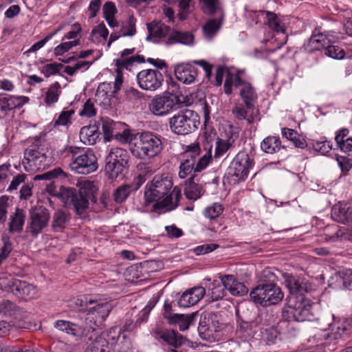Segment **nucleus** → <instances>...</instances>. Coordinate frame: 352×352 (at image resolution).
Wrapping results in <instances>:
<instances>
[{
	"instance_id": "f257e3e1",
	"label": "nucleus",
	"mask_w": 352,
	"mask_h": 352,
	"mask_svg": "<svg viewBox=\"0 0 352 352\" xmlns=\"http://www.w3.org/2000/svg\"><path fill=\"white\" fill-rule=\"evenodd\" d=\"M173 182L168 175H156L145 188L144 199L146 204L155 202V211L175 209L181 199V190L175 187L172 190Z\"/></svg>"
},
{
	"instance_id": "f03ea898",
	"label": "nucleus",
	"mask_w": 352,
	"mask_h": 352,
	"mask_svg": "<svg viewBox=\"0 0 352 352\" xmlns=\"http://www.w3.org/2000/svg\"><path fill=\"white\" fill-rule=\"evenodd\" d=\"M62 163L71 171L81 175L95 172L98 167L97 157L91 150L83 151L80 147L68 146L61 151Z\"/></svg>"
},
{
	"instance_id": "7ed1b4c3",
	"label": "nucleus",
	"mask_w": 352,
	"mask_h": 352,
	"mask_svg": "<svg viewBox=\"0 0 352 352\" xmlns=\"http://www.w3.org/2000/svg\"><path fill=\"white\" fill-rule=\"evenodd\" d=\"M95 191L94 183L87 180L80 184L78 192L73 188L61 187L59 196L65 204H72L76 213L80 215L88 208L89 201Z\"/></svg>"
},
{
	"instance_id": "20e7f679",
	"label": "nucleus",
	"mask_w": 352,
	"mask_h": 352,
	"mask_svg": "<svg viewBox=\"0 0 352 352\" xmlns=\"http://www.w3.org/2000/svg\"><path fill=\"white\" fill-rule=\"evenodd\" d=\"M163 149L161 136L153 132L137 134L134 142L130 143L132 155L139 159H151L157 156Z\"/></svg>"
},
{
	"instance_id": "39448f33",
	"label": "nucleus",
	"mask_w": 352,
	"mask_h": 352,
	"mask_svg": "<svg viewBox=\"0 0 352 352\" xmlns=\"http://www.w3.org/2000/svg\"><path fill=\"white\" fill-rule=\"evenodd\" d=\"M250 297L255 304L268 307L280 302L284 294L276 283H260L250 292Z\"/></svg>"
},
{
	"instance_id": "423d86ee",
	"label": "nucleus",
	"mask_w": 352,
	"mask_h": 352,
	"mask_svg": "<svg viewBox=\"0 0 352 352\" xmlns=\"http://www.w3.org/2000/svg\"><path fill=\"white\" fill-rule=\"evenodd\" d=\"M236 316L237 318L236 333L238 336L243 341L253 338L258 324L255 319L256 314L240 305L236 308Z\"/></svg>"
},
{
	"instance_id": "0eeeda50",
	"label": "nucleus",
	"mask_w": 352,
	"mask_h": 352,
	"mask_svg": "<svg viewBox=\"0 0 352 352\" xmlns=\"http://www.w3.org/2000/svg\"><path fill=\"white\" fill-rule=\"evenodd\" d=\"M198 116L194 111L186 109L174 115L169 120L171 131L177 135H187L197 129Z\"/></svg>"
},
{
	"instance_id": "6e6552de",
	"label": "nucleus",
	"mask_w": 352,
	"mask_h": 352,
	"mask_svg": "<svg viewBox=\"0 0 352 352\" xmlns=\"http://www.w3.org/2000/svg\"><path fill=\"white\" fill-rule=\"evenodd\" d=\"M253 166V160L245 151L239 152L231 162L226 172L229 179L234 183L245 180Z\"/></svg>"
},
{
	"instance_id": "1a4fd4ad",
	"label": "nucleus",
	"mask_w": 352,
	"mask_h": 352,
	"mask_svg": "<svg viewBox=\"0 0 352 352\" xmlns=\"http://www.w3.org/2000/svg\"><path fill=\"white\" fill-rule=\"evenodd\" d=\"M180 102L177 95L167 93L155 96L149 104V109L155 116H164L175 109Z\"/></svg>"
},
{
	"instance_id": "9d476101",
	"label": "nucleus",
	"mask_w": 352,
	"mask_h": 352,
	"mask_svg": "<svg viewBox=\"0 0 352 352\" xmlns=\"http://www.w3.org/2000/svg\"><path fill=\"white\" fill-rule=\"evenodd\" d=\"M287 305L289 309L288 312L292 314L294 321L303 322L312 320L311 305L305 296L287 298Z\"/></svg>"
},
{
	"instance_id": "9b49d317",
	"label": "nucleus",
	"mask_w": 352,
	"mask_h": 352,
	"mask_svg": "<svg viewBox=\"0 0 352 352\" xmlns=\"http://www.w3.org/2000/svg\"><path fill=\"white\" fill-rule=\"evenodd\" d=\"M282 277L286 287L289 291L287 298L304 296L305 293L311 292L314 289V284L305 278L295 276L287 272L282 274Z\"/></svg>"
},
{
	"instance_id": "f8f14e48",
	"label": "nucleus",
	"mask_w": 352,
	"mask_h": 352,
	"mask_svg": "<svg viewBox=\"0 0 352 352\" xmlns=\"http://www.w3.org/2000/svg\"><path fill=\"white\" fill-rule=\"evenodd\" d=\"M139 87L144 90L154 91L158 89L164 81L162 74L152 69H143L137 74Z\"/></svg>"
},
{
	"instance_id": "ddd939ff",
	"label": "nucleus",
	"mask_w": 352,
	"mask_h": 352,
	"mask_svg": "<svg viewBox=\"0 0 352 352\" xmlns=\"http://www.w3.org/2000/svg\"><path fill=\"white\" fill-rule=\"evenodd\" d=\"M122 84V78L118 74L115 82L100 83L96 90V96L104 106H111V100L115 98L116 94L120 89Z\"/></svg>"
},
{
	"instance_id": "4468645a",
	"label": "nucleus",
	"mask_w": 352,
	"mask_h": 352,
	"mask_svg": "<svg viewBox=\"0 0 352 352\" xmlns=\"http://www.w3.org/2000/svg\"><path fill=\"white\" fill-rule=\"evenodd\" d=\"M49 220L50 213L47 209L36 208L30 211L27 229L32 236H36L47 226Z\"/></svg>"
},
{
	"instance_id": "2eb2a0df",
	"label": "nucleus",
	"mask_w": 352,
	"mask_h": 352,
	"mask_svg": "<svg viewBox=\"0 0 352 352\" xmlns=\"http://www.w3.org/2000/svg\"><path fill=\"white\" fill-rule=\"evenodd\" d=\"M212 146H210L208 151L198 158L196 164H193L192 160H183L179 165V176L182 179L186 178L192 170L195 173H199L204 170L211 160Z\"/></svg>"
},
{
	"instance_id": "dca6fc26",
	"label": "nucleus",
	"mask_w": 352,
	"mask_h": 352,
	"mask_svg": "<svg viewBox=\"0 0 352 352\" xmlns=\"http://www.w3.org/2000/svg\"><path fill=\"white\" fill-rule=\"evenodd\" d=\"M338 36L333 31H324L322 32H314L309 39L307 45V50L310 52L325 49L330 43H333Z\"/></svg>"
},
{
	"instance_id": "f3484780",
	"label": "nucleus",
	"mask_w": 352,
	"mask_h": 352,
	"mask_svg": "<svg viewBox=\"0 0 352 352\" xmlns=\"http://www.w3.org/2000/svg\"><path fill=\"white\" fill-rule=\"evenodd\" d=\"M258 111L255 106L236 102L232 109L234 118L239 121L244 120L248 124H252L257 118Z\"/></svg>"
},
{
	"instance_id": "a211bd4d",
	"label": "nucleus",
	"mask_w": 352,
	"mask_h": 352,
	"mask_svg": "<svg viewBox=\"0 0 352 352\" xmlns=\"http://www.w3.org/2000/svg\"><path fill=\"white\" fill-rule=\"evenodd\" d=\"M154 333L157 338L162 340L168 345L179 348L186 342V339L177 331L173 329H162L157 327L154 330Z\"/></svg>"
},
{
	"instance_id": "6ab92c4d",
	"label": "nucleus",
	"mask_w": 352,
	"mask_h": 352,
	"mask_svg": "<svg viewBox=\"0 0 352 352\" xmlns=\"http://www.w3.org/2000/svg\"><path fill=\"white\" fill-rule=\"evenodd\" d=\"M206 294V289L201 286L194 287L184 292L178 300L181 307H189L199 302Z\"/></svg>"
},
{
	"instance_id": "aec40b11",
	"label": "nucleus",
	"mask_w": 352,
	"mask_h": 352,
	"mask_svg": "<svg viewBox=\"0 0 352 352\" xmlns=\"http://www.w3.org/2000/svg\"><path fill=\"white\" fill-rule=\"evenodd\" d=\"M331 218L338 223L349 224L352 222V210L347 202L340 201L331 208Z\"/></svg>"
},
{
	"instance_id": "412c9836",
	"label": "nucleus",
	"mask_w": 352,
	"mask_h": 352,
	"mask_svg": "<svg viewBox=\"0 0 352 352\" xmlns=\"http://www.w3.org/2000/svg\"><path fill=\"white\" fill-rule=\"evenodd\" d=\"M175 75L179 81L189 85L195 82L197 76V69L191 64L182 63L175 67Z\"/></svg>"
},
{
	"instance_id": "4be33fe9",
	"label": "nucleus",
	"mask_w": 352,
	"mask_h": 352,
	"mask_svg": "<svg viewBox=\"0 0 352 352\" xmlns=\"http://www.w3.org/2000/svg\"><path fill=\"white\" fill-rule=\"evenodd\" d=\"M9 286L12 292L21 298H33L36 294L35 287L25 281L14 279Z\"/></svg>"
},
{
	"instance_id": "5701e85b",
	"label": "nucleus",
	"mask_w": 352,
	"mask_h": 352,
	"mask_svg": "<svg viewBox=\"0 0 352 352\" xmlns=\"http://www.w3.org/2000/svg\"><path fill=\"white\" fill-rule=\"evenodd\" d=\"M117 123L109 118L102 119V128L106 136L115 135L116 138L122 143L131 142L132 140V135L129 131H124L122 133H118L113 134V131L116 129Z\"/></svg>"
},
{
	"instance_id": "b1692460",
	"label": "nucleus",
	"mask_w": 352,
	"mask_h": 352,
	"mask_svg": "<svg viewBox=\"0 0 352 352\" xmlns=\"http://www.w3.org/2000/svg\"><path fill=\"white\" fill-rule=\"evenodd\" d=\"M148 35L146 37L147 41H150L151 37L159 38H164L166 36L169 37L170 34L172 32L171 28L161 22L160 21H153L151 23H146Z\"/></svg>"
},
{
	"instance_id": "393cba45",
	"label": "nucleus",
	"mask_w": 352,
	"mask_h": 352,
	"mask_svg": "<svg viewBox=\"0 0 352 352\" xmlns=\"http://www.w3.org/2000/svg\"><path fill=\"white\" fill-rule=\"evenodd\" d=\"M221 283L226 290L232 295L243 296L248 292V287L242 283L238 282L233 275H226L221 278Z\"/></svg>"
},
{
	"instance_id": "a878e982",
	"label": "nucleus",
	"mask_w": 352,
	"mask_h": 352,
	"mask_svg": "<svg viewBox=\"0 0 352 352\" xmlns=\"http://www.w3.org/2000/svg\"><path fill=\"white\" fill-rule=\"evenodd\" d=\"M197 182V179L195 181V175L185 182L184 195L189 200L195 201L199 199L205 192L203 186Z\"/></svg>"
},
{
	"instance_id": "bb28decb",
	"label": "nucleus",
	"mask_w": 352,
	"mask_h": 352,
	"mask_svg": "<svg viewBox=\"0 0 352 352\" xmlns=\"http://www.w3.org/2000/svg\"><path fill=\"white\" fill-rule=\"evenodd\" d=\"M54 327L74 337L81 336L84 334V329L81 326L67 320H57L54 323Z\"/></svg>"
},
{
	"instance_id": "cd10ccee",
	"label": "nucleus",
	"mask_w": 352,
	"mask_h": 352,
	"mask_svg": "<svg viewBox=\"0 0 352 352\" xmlns=\"http://www.w3.org/2000/svg\"><path fill=\"white\" fill-rule=\"evenodd\" d=\"M223 16L224 14L221 12L219 18L210 19L203 26L204 35L207 40L211 41L217 34L221 27Z\"/></svg>"
},
{
	"instance_id": "c85d7f7f",
	"label": "nucleus",
	"mask_w": 352,
	"mask_h": 352,
	"mask_svg": "<svg viewBox=\"0 0 352 352\" xmlns=\"http://www.w3.org/2000/svg\"><path fill=\"white\" fill-rule=\"evenodd\" d=\"M193 41L194 36L192 34L186 32L173 30L169 37L164 42L166 45L181 43L189 45L193 43Z\"/></svg>"
},
{
	"instance_id": "c756f323",
	"label": "nucleus",
	"mask_w": 352,
	"mask_h": 352,
	"mask_svg": "<svg viewBox=\"0 0 352 352\" xmlns=\"http://www.w3.org/2000/svg\"><path fill=\"white\" fill-rule=\"evenodd\" d=\"M261 148L265 153L273 154L285 147L281 145V141L278 137L268 136L261 142Z\"/></svg>"
},
{
	"instance_id": "7c9ffc66",
	"label": "nucleus",
	"mask_w": 352,
	"mask_h": 352,
	"mask_svg": "<svg viewBox=\"0 0 352 352\" xmlns=\"http://www.w3.org/2000/svg\"><path fill=\"white\" fill-rule=\"evenodd\" d=\"M25 211L19 208H16L14 213L10 214V221L9 223V231L10 232H21L25 223Z\"/></svg>"
},
{
	"instance_id": "2f4dec72",
	"label": "nucleus",
	"mask_w": 352,
	"mask_h": 352,
	"mask_svg": "<svg viewBox=\"0 0 352 352\" xmlns=\"http://www.w3.org/2000/svg\"><path fill=\"white\" fill-rule=\"evenodd\" d=\"M239 94L242 100L241 103L256 105L258 95L255 89L250 83L245 84L244 87L240 88Z\"/></svg>"
},
{
	"instance_id": "473e14b6",
	"label": "nucleus",
	"mask_w": 352,
	"mask_h": 352,
	"mask_svg": "<svg viewBox=\"0 0 352 352\" xmlns=\"http://www.w3.org/2000/svg\"><path fill=\"white\" fill-rule=\"evenodd\" d=\"M79 137L85 144L94 145L96 143L99 134L95 126H85L81 128Z\"/></svg>"
},
{
	"instance_id": "72a5a7b5",
	"label": "nucleus",
	"mask_w": 352,
	"mask_h": 352,
	"mask_svg": "<svg viewBox=\"0 0 352 352\" xmlns=\"http://www.w3.org/2000/svg\"><path fill=\"white\" fill-rule=\"evenodd\" d=\"M266 23L268 27L277 33H285L286 26L282 19L275 13L265 11Z\"/></svg>"
},
{
	"instance_id": "f704fd0d",
	"label": "nucleus",
	"mask_w": 352,
	"mask_h": 352,
	"mask_svg": "<svg viewBox=\"0 0 352 352\" xmlns=\"http://www.w3.org/2000/svg\"><path fill=\"white\" fill-rule=\"evenodd\" d=\"M111 306L109 302L97 303L96 306L88 309V314L96 318V320L102 322L109 316Z\"/></svg>"
},
{
	"instance_id": "c9c22d12",
	"label": "nucleus",
	"mask_w": 352,
	"mask_h": 352,
	"mask_svg": "<svg viewBox=\"0 0 352 352\" xmlns=\"http://www.w3.org/2000/svg\"><path fill=\"white\" fill-rule=\"evenodd\" d=\"M245 84H250V82L243 80L237 74L234 75L230 72H228L223 85L224 92L227 95H230L232 93L233 85L235 87H239L240 89L241 87H244Z\"/></svg>"
},
{
	"instance_id": "e433bc0d",
	"label": "nucleus",
	"mask_w": 352,
	"mask_h": 352,
	"mask_svg": "<svg viewBox=\"0 0 352 352\" xmlns=\"http://www.w3.org/2000/svg\"><path fill=\"white\" fill-rule=\"evenodd\" d=\"M281 134L283 138L291 141L297 148H304L307 146L305 140L294 129L283 128Z\"/></svg>"
},
{
	"instance_id": "4c0bfd02",
	"label": "nucleus",
	"mask_w": 352,
	"mask_h": 352,
	"mask_svg": "<svg viewBox=\"0 0 352 352\" xmlns=\"http://www.w3.org/2000/svg\"><path fill=\"white\" fill-rule=\"evenodd\" d=\"M129 154L126 150L121 148H112L106 157V162L116 164H128Z\"/></svg>"
},
{
	"instance_id": "58836bf2",
	"label": "nucleus",
	"mask_w": 352,
	"mask_h": 352,
	"mask_svg": "<svg viewBox=\"0 0 352 352\" xmlns=\"http://www.w3.org/2000/svg\"><path fill=\"white\" fill-rule=\"evenodd\" d=\"M42 149V148H40L36 145H32L25 150L22 163L26 171L28 172V167H30V165L35 164V162L40 155Z\"/></svg>"
},
{
	"instance_id": "ea45409f",
	"label": "nucleus",
	"mask_w": 352,
	"mask_h": 352,
	"mask_svg": "<svg viewBox=\"0 0 352 352\" xmlns=\"http://www.w3.org/2000/svg\"><path fill=\"white\" fill-rule=\"evenodd\" d=\"M128 164H116L110 162H106L105 172L108 177L111 179L122 178L124 171Z\"/></svg>"
},
{
	"instance_id": "a19ab883",
	"label": "nucleus",
	"mask_w": 352,
	"mask_h": 352,
	"mask_svg": "<svg viewBox=\"0 0 352 352\" xmlns=\"http://www.w3.org/2000/svg\"><path fill=\"white\" fill-rule=\"evenodd\" d=\"M197 312L192 313L190 315L186 314H174L173 319L169 322L170 324H177L181 331H185L188 329L189 326L193 322Z\"/></svg>"
},
{
	"instance_id": "79ce46f5",
	"label": "nucleus",
	"mask_w": 352,
	"mask_h": 352,
	"mask_svg": "<svg viewBox=\"0 0 352 352\" xmlns=\"http://www.w3.org/2000/svg\"><path fill=\"white\" fill-rule=\"evenodd\" d=\"M114 61L116 62V71L119 74L121 69L131 70L135 63H143L144 59L142 56H133L127 58H117Z\"/></svg>"
},
{
	"instance_id": "37998d69",
	"label": "nucleus",
	"mask_w": 352,
	"mask_h": 352,
	"mask_svg": "<svg viewBox=\"0 0 352 352\" xmlns=\"http://www.w3.org/2000/svg\"><path fill=\"white\" fill-rule=\"evenodd\" d=\"M108 340L102 336H98L88 345L85 352H108Z\"/></svg>"
},
{
	"instance_id": "c03bdc74",
	"label": "nucleus",
	"mask_w": 352,
	"mask_h": 352,
	"mask_svg": "<svg viewBox=\"0 0 352 352\" xmlns=\"http://www.w3.org/2000/svg\"><path fill=\"white\" fill-rule=\"evenodd\" d=\"M60 93V85L58 82H54L45 92L44 97L45 103L48 106H51L54 104L58 100Z\"/></svg>"
},
{
	"instance_id": "a18cd8bd",
	"label": "nucleus",
	"mask_w": 352,
	"mask_h": 352,
	"mask_svg": "<svg viewBox=\"0 0 352 352\" xmlns=\"http://www.w3.org/2000/svg\"><path fill=\"white\" fill-rule=\"evenodd\" d=\"M137 168L140 171V175L137 177L138 188L146 180L145 176L151 175L155 171V168L151 162H140L137 165Z\"/></svg>"
},
{
	"instance_id": "49530a36",
	"label": "nucleus",
	"mask_w": 352,
	"mask_h": 352,
	"mask_svg": "<svg viewBox=\"0 0 352 352\" xmlns=\"http://www.w3.org/2000/svg\"><path fill=\"white\" fill-rule=\"evenodd\" d=\"M233 142H231L230 139L223 140L217 138L215 142L214 157L220 158L223 156L233 147Z\"/></svg>"
},
{
	"instance_id": "de8ad7c7",
	"label": "nucleus",
	"mask_w": 352,
	"mask_h": 352,
	"mask_svg": "<svg viewBox=\"0 0 352 352\" xmlns=\"http://www.w3.org/2000/svg\"><path fill=\"white\" fill-rule=\"evenodd\" d=\"M68 221L66 213L62 210L54 212L52 220V228L55 231H62Z\"/></svg>"
},
{
	"instance_id": "09e8293b",
	"label": "nucleus",
	"mask_w": 352,
	"mask_h": 352,
	"mask_svg": "<svg viewBox=\"0 0 352 352\" xmlns=\"http://www.w3.org/2000/svg\"><path fill=\"white\" fill-rule=\"evenodd\" d=\"M283 272L278 270L275 268L266 267L265 268L261 274V283H274L277 280L278 278V274L282 276Z\"/></svg>"
},
{
	"instance_id": "8fccbe9b",
	"label": "nucleus",
	"mask_w": 352,
	"mask_h": 352,
	"mask_svg": "<svg viewBox=\"0 0 352 352\" xmlns=\"http://www.w3.org/2000/svg\"><path fill=\"white\" fill-rule=\"evenodd\" d=\"M136 19L133 15H129L122 25L120 32L122 36H133L136 34Z\"/></svg>"
},
{
	"instance_id": "3c124183",
	"label": "nucleus",
	"mask_w": 352,
	"mask_h": 352,
	"mask_svg": "<svg viewBox=\"0 0 352 352\" xmlns=\"http://www.w3.org/2000/svg\"><path fill=\"white\" fill-rule=\"evenodd\" d=\"M75 111L74 109H64L58 118L54 122V126H65L72 124V117L74 114Z\"/></svg>"
},
{
	"instance_id": "603ef678",
	"label": "nucleus",
	"mask_w": 352,
	"mask_h": 352,
	"mask_svg": "<svg viewBox=\"0 0 352 352\" xmlns=\"http://www.w3.org/2000/svg\"><path fill=\"white\" fill-rule=\"evenodd\" d=\"M201 154V148L199 143L194 142L186 146L184 153V160H192L193 164H196Z\"/></svg>"
},
{
	"instance_id": "864d4df0",
	"label": "nucleus",
	"mask_w": 352,
	"mask_h": 352,
	"mask_svg": "<svg viewBox=\"0 0 352 352\" xmlns=\"http://www.w3.org/2000/svg\"><path fill=\"white\" fill-rule=\"evenodd\" d=\"M338 239L352 241V227L347 229H339L334 234H326L325 236V240L327 241L334 242Z\"/></svg>"
},
{
	"instance_id": "5fc2aeb1",
	"label": "nucleus",
	"mask_w": 352,
	"mask_h": 352,
	"mask_svg": "<svg viewBox=\"0 0 352 352\" xmlns=\"http://www.w3.org/2000/svg\"><path fill=\"white\" fill-rule=\"evenodd\" d=\"M223 206L219 203H213L206 207L204 211V216L210 219L219 217L223 212Z\"/></svg>"
},
{
	"instance_id": "6e6d98bb",
	"label": "nucleus",
	"mask_w": 352,
	"mask_h": 352,
	"mask_svg": "<svg viewBox=\"0 0 352 352\" xmlns=\"http://www.w3.org/2000/svg\"><path fill=\"white\" fill-rule=\"evenodd\" d=\"M131 187L129 185L119 186L113 192V199L118 204L124 202L129 197Z\"/></svg>"
},
{
	"instance_id": "4d7b16f0",
	"label": "nucleus",
	"mask_w": 352,
	"mask_h": 352,
	"mask_svg": "<svg viewBox=\"0 0 352 352\" xmlns=\"http://www.w3.org/2000/svg\"><path fill=\"white\" fill-rule=\"evenodd\" d=\"M324 54L334 59H342L344 57L345 52L338 45H333L330 43L324 49Z\"/></svg>"
},
{
	"instance_id": "13d9d810",
	"label": "nucleus",
	"mask_w": 352,
	"mask_h": 352,
	"mask_svg": "<svg viewBox=\"0 0 352 352\" xmlns=\"http://www.w3.org/2000/svg\"><path fill=\"white\" fill-rule=\"evenodd\" d=\"M49 164L50 160L44 153L43 149H42L40 155L38 157L36 161L35 162V164L30 165V167H28V172L44 169L49 165Z\"/></svg>"
},
{
	"instance_id": "bf43d9fd",
	"label": "nucleus",
	"mask_w": 352,
	"mask_h": 352,
	"mask_svg": "<svg viewBox=\"0 0 352 352\" xmlns=\"http://www.w3.org/2000/svg\"><path fill=\"white\" fill-rule=\"evenodd\" d=\"M202 3V9L205 13L212 14L221 10L219 0H200Z\"/></svg>"
},
{
	"instance_id": "052dcab7",
	"label": "nucleus",
	"mask_w": 352,
	"mask_h": 352,
	"mask_svg": "<svg viewBox=\"0 0 352 352\" xmlns=\"http://www.w3.org/2000/svg\"><path fill=\"white\" fill-rule=\"evenodd\" d=\"M97 109L95 107L94 102L91 99L87 100L84 104L79 115L82 117L91 118L96 116Z\"/></svg>"
},
{
	"instance_id": "680f3d73",
	"label": "nucleus",
	"mask_w": 352,
	"mask_h": 352,
	"mask_svg": "<svg viewBox=\"0 0 352 352\" xmlns=\"http://www.w3.org/2000/svg\"><path fill=\"white\" fill-rule=\"evenodd\" d=\"M62 67L63 65L61 64L53 63L43 65L40 68V71L45 77H49L58 73Z\"/></svg>"
},
{
	"instance_id": "e2e57ef3",
	"label": "nucleus",
	"mask_w": 352,
	"mask_h": 352,
	"mask_svg": "<svg viewBox=\"0 0 352 352\" xmlns=\"http://www.w3.org/2000/svg\"><path fill=\"white\" fill-rule=\"evenodd\" d=\"M62 175L65 176V173L62 170L61 168H56L52 170L44 173L41 175H36L34 177V179L52 180L53 179L57 178L58 176H60Z\"/></svg>"
},
{
	"instance_id": "0e129e2a",
	"label": "nucleus",
	"mask_w": 352,
	"mask_h": 352,
	"mask_svg": "<svg viewBox=\"0 0 352 352\" xmlns=\"http://www.w3.org/2000/svg\"><path fill=\"white\" fill-rule=\"evenodd\" d=\"M192 2V0H178V6L180 10L178 13V16L180 20L186 19L187 15L190 12Z\"/></svg>"
},
{
	"instance_id": "69168bd1",
	"label": "nucleus",
	"mask_w": 352,
	"mask_h": 352,
	"mask_svg": "<svg viewBox=\"0 0 352 352\" xmlns=\"http://www.w3.org/2000/svg\"><path fill=\"white\" fill-rule=\"evenodd\" d=\"M7 102L10 110L16 108H20L25 102L26 97H15L13 96H6Z\"/></svg>"
},
{
	"instance_id": "338daca9",
	"label": "nucleus",
	"mask_w": 352,
	"mask_h": 352,
	"mask_svg": "<svg viewBox=\"0 0 352 352\" xmlns=\"http://www.w3.org/2000/svg\"><path fill=\"white\" fill-rule=\"evenodd\" d=\"M213 287L211 288V298L212 301H216L223 298L226 296V288L223 285L218 284L216 285L213 283Z\"/></svg>"
},
{
	"instance_id": "774afa93",
	"label": "nucleus",
	"mask_w": 352,
	"mask_h": 352,
	"mask_svg": "<svg viewBox=\"0 0 352 352\" xmlns=\"http://www.w3.org/2000/svg\"><path fill=\"white\" fill-rule=\"evenodd\" d=\"M316 151L320 152L322 155H325L332 149V144L329 141L317 142L314 144Z\"/></svg>"
}]
</instances>
